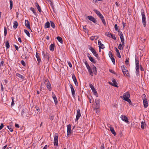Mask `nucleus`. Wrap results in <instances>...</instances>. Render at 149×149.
<instances>
[{
	"label": "nucleus",
	"instance_id": "obj_22",
	"mask_svg": "<svg viewBox=\"0 0 149 149\" xmlns=\"http://www.w3.org/2000/svg\"><path fill=\"white\" fill-rule=\"evenodd\" d=\"M55 45L54 44H51L49 46V49L51 51H53L54 50V48Z\"/></svg>",
	"mask_w": 149,
	"mask_h": 149
},
{
	"label": "nucleus",
	"instance_id": "obj_13",
	"mask_svg": "<svg viewBox=\"0 0 149 149\" xmlns=\"http://www.w3.org/2000/svg\"><path fill=\"white\" fill-rule=\"evenodd\" d=\"M52 97L54 100L55 104L56 105V104H57L58 103V101H57V98H56L55 95V94H54V93L53 92L52 93Z\"/></svg>",
	"mask_w": 149,
	"mask_h": 149
},
{
	"label": "nucleus",
	"instance_id": "obj_32",
	"mask_svg": "<svg viewBox=\"0 0 149 149\" xmlns=\"http://www.w3.org/2000/svg\"><path fill=\"white\" fill-rule=\"evenodd\" d=\"M123 73L125 76H126L128 77H130V74H129V73L128 71L127 70L124 73Z\"/></svg>",
	"mask_w": 149,
	"mask_h": 149
},
{
	"label": "nucleus",
	"instance_id": "obj_4",
	"mask_svg": "<svg viewBox=\"0 0 149 149\" xmlns=\"http://www.w3.org/2000/svg\"><path fill=\"white\" fill-rule=\"evenodd\" d=\"M44 83L45 84L47 88L49 90L51 91L52 90L51 87L49 82L47 80H45Z\"/></svg>",
	"mask_w": 149,
	"mask_h": 149
},
{
	"label": "nucleus",
	"instance_id": "obj_35",
	"mask_svg": "<svg viewBox=\"0 0 149 149\" xmlns=\"http://www.w3.org/2000/svg\"><path fill=\"white\" fill-rule=\"evenodd\" d=\"M13 2L12 0H10V9L11 10L13 8Z\"/></svg>",
	"mask_w": 149,
	"mask_h": 149
},
{
	"label": "nucleus",
	"instance_id": "obj_47",
	"mask_svg": "<svg viewBox=\"0 0 149 149\" xmlns=\"http://www.w3.org/2000/svg\"><path fill=\"white\" fill-rule=\"evenodd\" d=\"M37 58V61H38V63H40V62L41 61V58L40 57V56H36Z\"/></svg>",
	"mask_w": 149,
	"mask_h": 149
},
{
	"label": "nucleus",
	"instance_id": "obj_18",
	"mask_svg": "<svg viewBox=\"0 0 149 149\" xmlns=\"http://www.w3.org/2000/svg\"><path fill=\"white\" fill-rule=\"evenodd\" d=\"M35 6L36 7L37 9L38 10V11H39L40 13H41L42 11L41 9L38 4V3H35Z\"/></svg>",
	"mask_w": 149,
	"mask_h": 149
},
{
	"label": "nucleus",
	"instance_id": "obj_9",
	"mask_svg": "<svg viewBox=\"0 0 149 149\" xmlns=\"http://www.w3.org/2000/svg\"><path fill=\"white\" fill-rule=\"evenodd\" d=\"M112 83L109 82V83L113 86L116 87H118V86L117 85V83L116 82L115 79H112Z\"/></svg>",
	"mask_w": 149,
	"mask_h": 149
},
{
	"label": "nucleus",
	"instance_id": "obj_56",
	"mask_svg": "<svg viewBox=\"0 0 149 149\" xmlns=\"http://www.w3.org/2000/svg\"><path fill=\"white\" fill-rule=\"evenodd\" d=\"M129 58H127L126 59V60L125 61V62L127 65H128L129 63V61H128Z\"/></svg>",
	"mask_w": 149,
	"mask_h": 149
},
{
	"label": "nucleus",
	"instance_id": "obj_46",
	"mask_svg": "<svg viewBox=\"0 0 149 149\" xmlns=\"http://www.w3.org/2000/svg\"><path fill=\"white\" fill-rule=\"evenodd\" d=\"M4 35L5 36H6L7 34V31L6 27H4Z\"/></svg>",
	"mask_w": 149,
	"mask_h": 149
},
{
	"label": "nucleus",
	"instance_id": "obj_23",
	"mask_svg": "<svg viewBox=\"0 0 149 149\" xmlns=\"http://www.w3.org/2000/svg\"><path fill=\"white\" fill-rule=\"evenodd\" d=\"M122 71L123 73H124L125 71L127 70H126V67L124 65L121 66V67Z\"/></svg>",
	"mask_w": 149,
	"mask_h": 149
},
{
	"label": "nucleus",
	"instance_id": "obj_62",
	"mask_svg": "<svg viewBox=\"0 0 149 149\" xmlns=\"http://www.w3.org/2000/svg\"><path fill=\"white\" fill-rule=\"evenodd\" d=\"M104 145L103 143H102L101 146V149H104Z\"/></svg>",
	"mask_w": 149,
	"mask_h": 149
},
{
	"label": "nucleus",
	"instance_id": "obj_29",
	"mask_svg": "<svg viewBox=\"0 0 149 149\" xmlns=\"http://www.w3.org/2000/svg\"><path fill=\"white\" fill-rule=\"evenodd\" d=\"M59 42L61 43H63V41L62 38L59 37L58 36L57 38Z\"/></svg>",
	"mask_w": 149,
	"mask_h": 149
},
{
	"label": "nucleus",
	"instance_id": "obj_30",
	"mask_svg": "<svg viewBox=\"0 0 149 149\" xmlns=\"http://www.w3.org/2000/svg\"><path fill=\"white\" fill-rule=\"evenodd\" d=\"M50 26V23L49 22H47L45 24V28H49Z\"/></svg>",
	"mask_w": 149,
	"mask_h": 149
},
{
	"label": "nucleus",
	"instance_id": "obj_58",
	"mask_svg": "<svg viewBox=\"0 0 149 149\" xmlns=\"http://www.w3.org/2000/svg\"><path fill=\"white\" fill-rule=\"evenodd\" d=\"M139 69H136V74H139Z\"/></svg>",
	"mask_w": 149,
	"mask_h": 149
},
{
	"label": "nucleus",
	"instance_id": "obj_24",
	"mask_svg": "<svg viewBox=\"0 0 149 149\" xmlns=\"http://www.w3.org/2000/svg\"><path fill=\"white\" fill-rule=\"evenodd\" d=\"M89 58V59L90 60V61L93 62L94 63H95L96 61L95 60V59L93 57H92L91 56H88Z\"/></svg>",
	"mask_w": 149,
	"mask_h": 149
},
{
	"label": "nucleus",
	"instance_id": "obj_7",
	"mask_svg": "<svg viewBox=\"0 0 149 149\" xmlns=\"http://www.w3.org/2000/svg\"><path fill=\"white\" fill-rule=\"evenodd\" d=\"M81 116V113H80V109H78L77 110V114L75 119V120L76 121L78 120Z\"/></svg>",
	"mask_w": 149,
	"mask_h": 149
},
{
	"label": "nucleus",
	"instance_id": "obj_40",
	"mask_svg": "<svg viewBox=\"0 0 149 149\" xmlns=\"http://www.w3.org/2000/svg\"><path fill=\"white\" fill-rule=\"evenodd\" d=\"M45 85L44 83H42L41 85L40 88L41 89H44L45 88Z\"/></svg>",
	"mask_w": 149,
	"mask_h": 149
},
{
	"label": "nucleus",
	"instance_id": "obj_16",
	"mask_svg": "<svg viewBox=\"0 0 149 149\" xmlns=\"http://www.w3.org/2000/svg\"><path fill=\"white\" fill-rule=\"evenodd\" d=\"M25 24L26 27L28 28L29 29H31L29 22L28 20H25Z\"/></svg>",
	"mask_w": 149,
	"mask_h": 149
},
{
	"label": "nucleus",
	"instance_id": "obj_42",
	"mask_svg": "<svg viewBox=\"0 0 149 149\" xmlns=\"http://www.w3.org/2000/svg\"><path fill=\"white\" fill-rule=\"evenodd\" d=\"M115 50L116 53V55L117 56H120V53L118 49L117 48H116Z\"/></svg>",
	"mask_w": 149,
	"mask_h": 149
},
{
	"label": "nucleus",
	"instance_id": "obj_41",
	"mask_svg": "<svg viewBox=\"0 0 149 149\" xmlns=\"http://www.w3.org/2000/svg\"><path fill=\"white\" fill-rule=\"evenodd\" d=\"M51 25V26L54 29L55 27V26L54 23L52 21H50Z\"/></svg>",
	"mask_w": 149,
	"mask_h": 149
},
{
	"label": "nucleus",
	"instance_id": "obj_54",
	"mask_svg": "<svg viewBox=\"0 0 149 149\" xmlns=\"http://www.w3.org/2000/svg\"><path fill=\"white\" fill-rule=\"evenodd\" d=\"M21 64L22 65H23V66H25L26 65L24 61L23 60L21 61Z\"/></svg>",
	"mask_w": 149,
	"mask_h": 149
},
{
	"label": "nucleus",
	"instance_id": "obj_57",
	"mask_svg": "<svg viewBox=\"0 0 149 149\" xmlns=\"http://www.w3.org/2000/svg\"><path fill=\"white\" fill-rule=\"evenodd\" d=\"M4 125L3 123H2L0 126V130H1L4 127Z\"/></svg>",
	"mask_w": 149,
	"mask_h": 149
},
{
	"label": "nucleus",
	"instance_id": "obj_38",
	"mask_svg": "<svg viewBox=\"0 0 149 149\" xmlns=\"http://www.w3.org/2000/svg\"><path fill=\"white\" fill-rule=\"evenodd\" d=\"M24 32L26 34V35L29 37H30V34L29 32L26 30H24Z\"/></svg>",
	"mask_w": 149,
	"mask_h": 149
},
{
	"label": "nucleus",
	"instance_id": "obj_37",
	"mask_svg": "<svg viewBox=\"0 0 149 149\" xmlns=\"http://www.w3.org/2000/svg\"><path fill=\"white\" fill-rule=\"evenodd\" d=\"M110 59H111L113 64L115 65V59L114 56H109Z\"/></svg>",
	"mask_w": 149,
	"mask_h": 149
},
{
	"label": "nucleus",
	"instance_id": "obj_20",
	"mask_svg": "<svg viewBox=\"0 0 149 149\" xmlns=\"http://www.w3.org/2000/svg\"><path fill=\"white\" fill-rule=\"evenodd\" d=\"M109 128L110 129V130L111 132V133L114 135V136H116V133L115 132L114 129L111 126H110L109 127Z\"/></svg>",
	"mask_w": 149,
	"mask_h": 149
},
{
	"label": "nucleus",
	"instance_id": "obj_8",
	"mask_svg": "<svg viewBox=\"0 0 149 149\" xmlns=\"http://www.w3.org/2000/svg\"><path fill=\"white\" fill-rule=\"evenodd\" d=\"M88 47L95 56H97V53L93 47H91L90 46H88Z\"/></svg>",
	"mask_w": 149,
	"mask_h": 149
},
{
	"label": "nucleus",
	"instance_id": "obj_14",
	"mask_svg": "<svg viewBox=\"0 0 149 149\" xmlns=\"http://www.w3.org/2000/svg\"><path fill=\"white\" fill-rule=\"evenodd\" d=\"M70 88L71 89L72 95L73 97H74L75 96V92L74 88L72 85H70Z\"/></svg>",
	"mask_w": 149,
	"mask_h": 149
},
{
	"label": "nucleus",
	"instance_id": "obj_17",
	"mask_svg": "<svg viewBox=\"0 0 149 149\" xmlns=\"http://www.w3.org/2000/svg\"><path fill=\"white\" fill-rule=\"evenodd\" d=\"M93 71V73L95 74V75L97 74V70L96 68L94 65H93V67L92 68V69H91Z\"/></svg>",
	"mask_w": 149,
	"mask_h": 149
},
{
	"label": "nucleus",
	"instance_id": "obj_59",
	"mask_svg": "<svg viewBox=\"0 0 149 149\" xmlns=\"http://www.w3.org/2000/svg\"><path fill=\"white\" fill-rule=\"evenodd\" d=\"M102 22L103 24L104 25L106 26V23L105 22V20L104 19V20L102 21Z\"/></svg>",
	"mask_w": 149,
	"mask_h": 149
},
{
	"label": "nucleus",
	"instance_id": "obj_45",
	"mask_svg": "<svg viewBox=\"0 0 149 149\" xmlns=\"http://www.w3.org/2000/svg\"><path fill=\"white\" fill-rule=\"evenodd\" d=\"M95 103L97 105L96 106H100V101L98 100H95Z\"/></svg>",
	"mask_w": 149,
	"mask_h": 149
},
{
	"label": "nucleus",
	"instance_id": "obj_25",
	"mask_svg": "<svg viewBox=\"0 0 149 149\" xmlns=\"http://www.w3.org/2000/svg\"><path fill=\"white\" fill-rule=\"evenodd\" d=\"M16 75L18 77L22 79H24V77L22 75L18 73H16Z\"/></svg>",
	"mask_w": 149,
	"mask_h": 149
},
{
	"label": "nucleus",
	"instance_id": "obj_19",
	"mask_svg": "<svg viewBox=\"0 0 149 149\" xmlns=\"http://www.w3.org/2000/svg\"><path fill=\"white\" fill-rule=\"evenodd\" d=\"M144 107L145 108H147L148 106V103L147 100H143Z\"/></svg>",
	"mask_w": 149,
	"mask_h": 149
},
{
	"label": "nucleus",
	"instance_id": "obj_60",
	"mask_svg": "<svg viewBox=\"0 0 149 149\" xmlns=\"http://www.w3.org/2000/svg\"><path fill=\"white\" fill-rule=\"evenodd\" d=\"M68 65L70 68L72 67V65L71 63L70 62H68Z\"/></svg>",
	"mask_w": 149,
	"mask_h": 149
},
{
	"label": "nucleus",
	"instance_id": "obj_61",
	"mask_svg": "<svg viewBox=\"0 0 149 149\" xmlns=\"http://www.w3.org/2000/svg\"><path fill=\"white\" fill-rule=\"evenodd\" d=\"M89 85L90 87L91 88L94 87V86L91 84V83H89Z\"/></svg>",
	"mask_w": 149,
	"mask_h": 149
},
{
	"label": "nucleus",
	"instance_id": "obj_11",
	"mask_svg": "<svg viewBox=\"0 0 149 149\" xmlns=\"http://www.w3.org/2000/svg\"><path fill=\"white\" fill-rule=\"evenodd\" d=\"M87 18L89 20L93 22L94 23H96L97 22L95 19L92 16H88L87 17Z\"/></svg>",
	"mask_w": 149,
	"mask_h": 149
},
{
	"label": "nucleus",
	"instance_id": "obj_1",
	"mask_svg": "<svg viewBox=\"0 0 149 149\" xmlns=\"http://www.w3.org/2000/svg\"><path fill=\"white\" fill-rule=\"evenodd\" d=\"M130 97V94L128 92L124 93L123 96H120V97L121 98H123L124 100L128 102L130 104H132V103L131 100L129 99Z\"/></svg>",
	"mask_w": 149,
	"mask_h": 149
},
{
	"label": "nucleus",
	"instance_id": "obj_27",
	"mask_svg": "<svg viewBox=\"0 0 149 149\" xmlns=\"http://www.w3.org/2000/svg\"><path fill=\"white\" fill-rule=\"evenodd\" d=\"M18 26V23L17 21H15L14 22V24L13 27L14 28L16 29L17 26Z\"/></svg>",
	"mask_w": 149,
	"mask_h": 149
},
{
	"label": "nucleus",
	"instance_id": "obj_52",
	"mask_svg": "<svg viewBox=\"0 0 149 149\" xmlns=\"http://www.w3.org/2000/svg\"><path fill=\"white\" fill-rule=\"evenodd\" d=\"M114 28L115 30L116 31H118V26H117V25L116 24H115L114 26Z\"/></svg>",
	"mask_w": 149,
	"mask_h": 149
},
{
	"label": "nucleus",
	"instance_id": "obj_49",
	"mask_svg": "<svg viewBox=\"0 0 149 149\" xmlns=\"http://www.w3.org/2000/svg\"><path fill=\"white\" fill-rule=\"evenodd\" d=\"M14 100L13 97H12V102H11V105L12 106L14 105Z\"/></svg>",
	"mask_w": 149,
	"mask_h": 149
},
{
	"label": "nucleus",
	"instance_id": "obj_6",
	"mask_svg": "<svg viewBox=\"0 0 149 149\" xmlns=\"http://www.w3.org/2000/svg\"><path fill=\"white\" fill-rule=\"evenodd\" d=\"M54 145L55 146H57L58 145V136L56 135V134L54 136Z\"/></svg>",
	"mask_w": 149,
	"mask_h": 149
},
{
	"label": "nucleus",
	"instance_id": "obj_39",
	"mask_svg": "<svg viewBox=\"0 0 149 149\" xmlns=\"http://www.w3.org/2000/svg\"><path fill=\"white\" fill-rule=\"evenodd\" d=\"M93 94L96 96H98V94L97 93V91L95 89L93 91H92Z\"/></svg>",
	"mask_w": 149,
	"mask_h": 149
},
{
	"label": "nucleus",
	"instance_id": "obj_31",
	"mask_svg": "<svg viewBox=\"0 0 149 149\" xmlns=\"http://www.w3.org/2000/svg\"><path fill=\"white\" fill-rule=\"evenodd\" d=\"M98 36H93L91 37H90V39L91 40H93L95 39V40H97V39H98Z\"/></svg>",
	"mask_w": 149,
	"mask_h": 149
},
{
	"label": "nucleus",
	"instance_id": "obj_21",
	"mask_svg": "<svg viewBox=\"0 0 149 149\" xmlns=\"http://www.w3.org/2000/svg\"><path fill=\"white\" fill-rule=\"evenodd\" d=\"M30 10L32 11L33 13L36 16H38L37 13L36 12V10H35L34 8L31 7L30 8Z\"/></svg>",
	"mask_w": 149,
	"mask_h": 149
},
{
	"label": "nucleus",
	"instance_id": "obj_50",
	"mask_svg": "<svg viewBox=\"0 0 149 149\" xmlns=\"http://www.w3.org/2000/svg\"><path fill=\"white\" fill-rule=\"evenodd\" d=\"M122 43V45H123V46L124 45V38H122V39H120Z\"/></svg>",
	"mask_w": 149,
	"mask_h": 149
},
{
	"label": "nucleus",
	"instance_id": "obj_36",
	"mask_svg": "<svg viewBox=\"0 0 149 149\" xmlns=\"http://www.w3.org/2000/svg\"><path fill=\"white\" fill-rule=\"evenodd\" d=\"M93 10L98 16L101 14L100 12L97 10L94 9Z\"/></svg>",
	"mask_w": 149,
	"mask_h": 149
},
{
	"label": "nucleus",
	"instance_id": "obj_55",
	"mask_svg": "<svg viewBox=\"0 0 149 149\" xmlns=\"http://www.w3.org/2000/svg\"><path fill=\"white\" fill-rule=\"evenodd\" d=\"M111 37L113 39H116V37H115V36L114 35H113V34H112V35L111 36Z\"/></svg>",
	"mask_w": 149,
	"mask_h": 149
},
{
	"label": "nucleus",
	"instance_id": "obj_51",
	"mask_svg": "<svg viewBox=\"0 0 149 149\" xmlns=\"http://www.w3.org/2000/svg\"><path fill=\"white\" fill-rule=\"evenodd\" d=\"M106 34L107 36L109 37H111L112 34L108 32L106 33Z\"/></svg>",
	"mask_w": 149,
	"mask_h": 149
},
{
	"label": "nucleus",
	"instance_id": "obj_15",
	"mask_svg": "<svg viewBox=\"0 0 149 149\" xmlns=\"http://www.w3.org/2000/svg\"><path fill=\"white\" fill-rule=\"evenodd\" d=\"M98 44L100 49H103L105 47L104 45L100 40L98 41Z\"/></svg>",
	"mask_w": 149,
	"mask_h": 149
},
{
	"label": "nucleus",
	"instance_id": "obj_48",
	"mask_svg": "<svg viewBox=\"0 0 149 149\" xmlns=\"http://www.w3.org/2000/svg\"><path fill=\"white\" fill-rule=\"evenodd\" d=\"M123 45H121V44H119V46H118V49L120 50L122 49H123V47L122 46Z\"/></svg>",
	"mask_w": 149,
	"mask_h": 149
},
{
	"label": "nucleus",
	"instance_id": "obj_28",
	"mask_svg": "<svg viewBox=\"0 0 149 149\" xmlns=\"http://www.w3.org/2000/svg\"><path fill=\"white\" fill-rule=\"evenodd\" d=\"M141 128L142 129H143L145 128V126L146 125V124L145 122L142 121L141 123Z\"/></svg>",
	"mask_w": 149,
	"mask_h": 149
},
{
	"label": "nucleus",
	"instance_id": "obj_64",
	"mask_svg": "<svg viewBox=\"0 0 149 149\" xmlns=\"http://www.w3.org/2000/svg\"><path fill=\"white\" fill-rule=\"evenodd\" d=\"M1 91H3V84H1Z\"/></svg>",
	"mask_w": 149,
	"mask_h": 149
},
{
	"label": "nucleus",
	"instance_id": "obj_12",
	"mask_svg": "<svg viewBox=\"0 0 149 149\" xmlns=\"http://www.w3.org/2000/svg\"><path fill=\"white\" fill-rule=\"evenodd\" d=\"M72 78L73 80V81H74L75 85L76 86H78V83H77L76 78V77L75 76L74 74H73L72 75Z\"/></svg>",
	"mask_w": 149,
	"mask_h": 149
},
{
	"label": "nucleus",
	"instance_id": "obj_53",
	"mask_svg": "<svg viewBox=\"0 0 149 149\" xmlns=\"http://www.w3.org/2000/svg\"><path fill=\"white\" fill-rule=\"evenodd\" d=\"M118 31L119 32L118 34H119V36H120V37H121V36H123V34L122 33V32H121L120 31Z\"/></svg>",
	"mask_w": 149,
	"mask_h": 149
},
{
	"label": "nucleus",
	"instance_id": "obj_63",
	"mask_svg": "<svg viewBox=\"0 0 149 149\" xmlns=\"http://www.w3.org/2000/svg\"><path fill=\"white\" fill-rule=\"evenodd\" d=\"M139 64L136 65V69H139Z\"/></svg>",
	"mask_w": 149,
	"mask_h": 149
},
{
	"label": "nucleus",
	"instance_id": "obj_26",
	"mask_svg": "<svg viewBox=\"0 0 149 149\" xmlns=\"http://www.w3.org/2000/svg\"><path fill=\"white\" fill-rule=\"evenodd\" d=\"M99 106H96L94 109L95 112L97 113H99L100 112V109H99Z\"/></svg>",
	"mask_w": 149,
	"mask_h": 149
},
{
	"label": "nucleus",
	"instance_id": "obj_43",
	"mask_svg": "<svg viewBox=\"0 0 149 149\" xmlns=\"http://www.w3.org/2000/svg\"><path fill=\"white\" fill-rule=\"evenodd\" d=\"M7 127L10 132H12L13 131V129L10 126L8 125Z\"/></svg>",
	"mask_w": 149,
	"mask_h": 149
},
{
	"label": "nucleus",
	"instance_id": "obj_33",
	"mask_svg": "<svg viewBox=\"0 0 149 149\" xmlns=\"http://www.w3.org/2000/svg\"><path fill=\"white\" fill-rule=\"evenodd\" d=\"M5 45L6 48L8 49L10 47V45L8 42L6 40L5 42Z\"/></svg>",
	"mask_w": 149,
	"mask_h": 149
},
{
	"label": "nucleus",
	"instance_id": "obj_10",
	"mask_svg": "<svg viewBox=\"0 0 149 149\" xmlns=\"http://www.w3.org/2000/svg\"><path fill=\"white\" fill-rule=\"evenodd\" d=\"M67 135L68 136L70 134L71 132V125L69 124L67 125Z\"/></svg>",
	"mask_w": 149,
	"mask_h": 149
},
{
	"label": "nucleus",
	"instance_id": "obj_5",
	"mask_svg": "<svg viewBox=\"0 0 149 149\" xmlns=\"http://www.w3.org/2000/svg\"><path fill=\"white\" fill-rule=\"evenodd\" d=\"M120 118L122 120L125 122L127 123L129 122L128 118L126 116L122 115L121 116Z\"/></svg>",
	"mask_w": 149,
	"mask_h": 149
},
{
	"label": "nucleus",
	"instance_id": "obj_34",
	"mask_svg": "<svg viewBox=\"0 0 149 149\" xmlns=\"http://www.w3.org/2000/svg\"><path fill=\"white\" fill-rule=\"evenodd\" d=\"M138 56H135V64H139V58Z\"/></svg>",
	"mask_w": 149,
	"mask_h": 149
},
{
	"label": "nucleus",
	"instance_id": "obj_44",
	"mask_svg": "<svg viewBox=\"0 0 149 149\" xmlns=\"http://www.w3.org/2000/svg\"><path fill=\"white\" fill-rule=\"evenodd\" d=\"M142 98L143 100H146V96L145 94H143L142 95Z\"/></svg>",
	"mask_w": 149,
	"mask_h": 149
},
{
	"label": "nucleus",
	"instance_id": "obj_3",
	"mask_svg": "<svg viewBox=\"0 0 149 149\" xmlns=\"http://www.w3.org/2000/svg\"><path fill=\"white\" fill-rule=\"evenodd\" d=\"M85 64L88 69L89 73L91 75L93 76V73L91 68H90L89 65L88 64L86 61L85 62Z\"/></svg>",
	"mask_w": 149,
	"mask_h": 149
},
{
	"label": "nucleus",
	"instance_id": "obj_2",
	"mask_svg": "<svg viewBox=\"0 0 149 149\" xmlns=\"http://www.w3.org/2000/svg\"><path fill=\"white\" fill-rule=\"evenodd\" d=\"M141 13L142 15V22L144 26L145 27L146 25V16L143 10H141Z\"/></svg>",
	"mask_w": 149,
	"mask_h": 149
}]
</instances>
